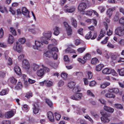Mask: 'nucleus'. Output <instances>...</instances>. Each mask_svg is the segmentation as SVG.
Returning a JSON list of instances; mask_svg holds the SVG:
<instances>
[{
    "instance_id": "47",
    "label": "nucleus",
    "mask_w": 124,
    "mask_h": 124,
    "mask_svg": "<svg viewBox=\"0 0 124 124\" xmlns=\"http://www.w3.org/2000/svg\"><path fill=\"white\" fill-rule=\"evenodd\" d=\"M6 72L5 71L0 72V78H4L6 76Z\"/></svg>"
},
{
    "instance_id": "1",
    "label": "nucleus",
    "mask_w": 124,
    "mask_h": 124,
    "mask_svg": "<svg viewBox=\"0 0 124 124\" xmlns=\"http://www.w3.org/2000/svg\"><path fill=\"white\" fill-rule=\"evenodd\" d=\"M22 65L23 68L26 70L30 74L32 73V71H36L40 67L39 65L36 63L33 64L30 66L29 63L26 59H24L23 61Z\"/></svg>"
},
{
    "instance_id": "49",
    "label": "nucleus",
    "mask_w": 124,
    "mask_h": 124,
    "mask_svg": "<svg viewBox=\"0 0 124 124\" xmlns=\"http://www.w3.org/2000/svg\"><path fill=\"white\" fill-rule=\"evenodd\" d=\"M87 73L88 76V78L91 79L93 77L92 73L90 71H88L87 72Z\"/></svg>"
},
{
    "instance_id": "6",
    "label": "nucleus",
    "mask_w": 124,
    "mask_h": 124,
    "mask_svg": "<svg viewBox=\"0 0 124 124\" xmlns=\"http://www.w3.org/2000/svg\"><path fill=\"white\" fill-rule=\"evenodd\" d=\"M35 46H33V48L35 49L39 50H41L42 47L43 46L42 44L38 41H35Z\"/></svg>"
},
{
    "instance_id": "8",
    "label": "nucleus",
    "mask_w": 124,
    "mask_h": 124,
    "mask_svg": "<svg viewBox=\"0 0 124 124\" xmlns=\"http://www.w3.org/2000/svg\"><path fill=\"white\" fill-rule=\"evenodd\" d=\"M13 48L19 53H20L22 50L21 46L17 42H16V45L14 46Z\"/></svg>"
},
{
    "instance_id": "52",
    "label": "nucleus",
    "mask_w": 124,
    "mask_h": 124,
    "mask_svg": "<svg viewBox=\"0 0 124 124\" xmlns=\"http://www.w3.org/2000/svg\"><path fill=\"white\" fill-rule=\"evenodd\" d=\"M91 114L96 119H98L99 118V115L95 113L91 112Z\"/></svg>"
},
{
    "instance_id": "60",
    "label": "nucleus",
    "mask_w": 124,
    "mask_h": 124,
    "mask_svg": "<svg viewBox=\"0 0 124 124\" xmlns=\"http://www.w3.org/2000/svg\"><path fill=\"white\" fill-rule=\"evenodd\" d=\"M111 73L112 75L115 76H117V74L116 71L114 69H111Z\"/></svg>"
},
{
    "instance_id": "48",
    "label": "nucleus",
    "mask_w": 124,
    "mask_h": 124,
    "mask_svg": "<svg viewBox=\"0 0 124 124\" xmlns=\"http://www.w3.org/2000/svg\"><path fill=\"white\" fill-rule=\"evenodd\" d=\"M87 95L89 96L92 97H94V95L90 90H88L87 91Z\"/></svg>"
},
{
    "instance_id": "46",
    "label": "nucleus",
    "mask_w": 124,
    "mask_h": 124,
    "mask_svg": "<svg viewBox=\"0 0 124 124\" xmlns=\"http://www.w3.org/2000/svg\"><path fill=\"white\" fill-rule=\"evenodd\" d=\"M119 13L118 12L116 13L115 15L114 18V20L115 21H117L118 20L119 18Z\"/></svg>"
},
{
    "instance_id": "23",
    "label": "nucleus",
    "mask_w": 124,
    "mask_h": 124,
    "mask_svg": "<svg viewBox=\"0 0 124 124\" xmlns=\"http://www.w3.org/2000/svg\"><path fill=\"white\" fill-rule=\"evenodd\" d=\"M105 96L106 97L108 98H114L115 97V96L113 93L112 92H110L107 93L106 94Z\"/></svg>"
},
{
    "instance_id": "36",
    "label": "nucleus",
    "mask_w": 124,
    "mask_h": 124,
    "mask_svg": "<svg viewBox=\"0 0 124 124\" xmlns=\"http://www.w3.org/2000/svg\"><path fill=\"white\" fill-rule=\"evenodd\" d=\"M109 91L110 92H112L115 93H117L118 92L119 90L118 88H114L110 89Z\"/></svg>"
},
{
    "instance_id": "16",
    "label": "nucleus",
    "mask_w": 124,
    "mask_h": 124,
    "mask_svg": "<svg viewBox=\"0 0 124 124\" xmlns=\"http://www.w3.org/2000/svg\"><path fill=\"white\" fill-rule=\"evenodd\" d=\"M105 35V31L103 29H102L101 31L100 35L98 37V38L97 39V40H99L104 36Z\"/></svg>"
},
{
    "instance_id": "34",
    "label": "nucleus",
    "mask_w": 124,
    "mask_h": 124,
    "mask_svg": "<svg viewBox=\"0 0 124 124\" xmlns=\"http://www.w3.org/2000/svg\"><path fill=\"white\" fill-rule=\"evenodd\" d=\"M22 87V85L21 83L20 82H19L17 83V85L16 86L15 88L16 90H18L20 89Z\"/></svg>"
},
{
    "instance_id": "63",
    "label": "nucleus",
    "mask_w": 124,
    "mask_h": 124,
    "mask_svg": "<svg viewBox=\"0 0 124 124\" xmlns=\"http://www.w3.org/2000/svg\"><path fill=\"white\" fill-rule=\"evenodd\" d=\"M119 22L120 24L124 25V18H120L119 20Z\"/></svg>"
},
{
    "instance_id": "28",
    "label": "nucleus",
    "mask_w": 124,
    "mask_h": 124,
    "mask_svg": "<svg viewBox=\"0 0 124 124\" xmlns=\"http://www.w3.org/2000/svg\"><path fill=\"white\" fill-rule=\"evenodd\" d=\"M83 58L85 61L89 60L91 58V55L90 54L87 53L84 56Z\"/></svg>"
},
{
    "instance_id": "58",
    "label": "nucleus",
    "mask_w": 124,
    "mask_h": 124,
    "mask_svg": "<svg viewBox=\"0 0 124 124\" xmlns=\"http://www.w3.org/2000/svg\"><path fill=\"white\" fill-rule=\"evenodd\" d=\"M19 41L21 44H23L25 41V40L24 38H21L19 39Z\"/></svg>"
},
{
    "instance_id": "54",
    "label": "nucleus",
    "mask_w": 124,
    "mask_h": 124,
    "mask_svg": "<svg viewBox=\"0 0 124 124\" xmlns=\"http://www.w3.org/2000/svg\"><path fill=\"white\" fill-rule=\"evenodd\" d=\"M10 122L8 120H4L3 121L1 124H10Z\"/></svg>"
},
{
    "instance_id": "25",
    "label": "nucleus",
    "mask_w": 124,
    "mask_h": 124,
    "mask_svg": "<svg viewBox=\"0 0 124 124\" xmlns=\"http://www.w3.org/2000/svg\"><path fill=\"white\" fill-rule=\"evenodd\" d=\"M71 20L72 25L75 27H77V23L76 20L74 18L72 17L71 18Z\"/></svg>"
},
{
    "instance_id": "22",
    "label": "nucleus",
    "mask_w": 124,
    "mask_h": 124,
    "mask_svg": "<svg viewBox=\"0 0 124 124\" xmlns=\"http://www.w3.org/2000/svg\"><path fill=\"white\" fill-rule=\"evenodd\" d=\"M51 36V32L49 31L47 32H44L43 33V36L45 38L48 39L50 38Z\"/></svg>"
},
{
    "instance_id": "27",
    "label": "nucleus",
    "mask_w": 124,
    "mask_h": 124,
    "mask_svg": "<svg viewBox=\"0 0 124 124\" xmlns=\"http://www.w3.org/2000/svg\"><path fill=\"white\" fill-rule=\"evenodd\" d=\"M53 83L51 81L46 80H45V85L47 87H50L53 85Z\"/></svg>"
},
{
    "instance_id": "20",
    "label": "nucleus",
    "mask_w": 124,
    "mask_h": 124,
    "mask_svg": "<svg viewBox=\"0 0 124 124\" xmlns=\"http://www.w3.org/2000/svg\"><path fill=\"white\" fill-rule=\"evenodd\" d=\"M110 70L111 69L106 68L102 70V72L103 74H109L111 73Z\"/></svg>"
},
{
    "instance_id": "17",
    "label": "nucleus",
    "mask_w": 124,
    "mask_h": 124,
    "mask_svg": "<svg viewBox=\"0 0 124 124\" xmlns=\"http://www.w3.org/2000/svg\"><path fill=\"white\" fill-rule=\"evenodd\" d=\"M103 108L105 111L108 112L112 113L114 111L113 109L107 106H105Z\"/></svg>"
},
{
    "instance_id": "56",
    "label": "nucleus",
    "mask_w": 124,
    "mask_h": 124,
    "mask_svg": "<svg viewBox=\"0 0 124 124\" xmlns=\"http://www.w3.org/2000/svg\"><path fill=\"white\" fill-rule=\"evenodd\" d=\"M0 12L2 13L7 12V11L6 8L4 7L3 8L0 7Z\"/></svg>"
},
{
    "instance_id": "10",
    "label": "nucleus",
    "mask_w": 124,
    "mask_h": 124,
    "mask_svg": "<svg viewBox=\"0 0 124 124\" xmlns=\"http://www.w3.org/2000/svg\"><path fill=\"white\" fill-rule=\"evenodd\" d=\"M47 114L48 117L49 121L52 122H54V119L52 113L51 112H48Z\"/></svg>"
},
{
    "instance_id": "2",
    "label": "nucleus",
    "mask_w": 124,
    "mask_h": 124,
    "mask_svg": "<svg viewBox=\"0 0 124 124\" xmlns=\"http://www.w3.org/2000/svg\"><path fill=\"white\" fill-rule=\"evenodd\" d=\"M88 3V1L87 0H83L82 3L79 4L78 7V10L80 12H84L87 7V5Z\"/></svg>"
},
{
    "instance_id": "7",
    "label": "nucleus",
    "mask_w": 124,
    "mask_h": 124,
    "mask_svg": "<svg viewBox=\"0 0 124 124\" xmlns=\"http://www.w3.org/2000/svg\"><path fill=\"white\" fill-rule=\"evenodd\" d=\"M75 8L73 7H69L67 5L64 6V10L66 13H71L74 12Z\"/></svg>"
},
{
    "instance_id": "19",
    "label": "nucleus",
    "mask_w": 124,
    "mask_h": 124,
    "mask_svg": "<svg viewBox=\"0 0 124 124\" xmlns=\"http://www.w3.org/2000/svg\"><path fill=\"white\" fill-rule=\"evenodd\" d=\"M14 41L13 37L11 35H9L8 41L10 44H12Z\"/></svg>"
},
{
    "instance_id": "37",
    "label": "nucleus",
    "mask_w": 124,
    "mask_h": 124,
    "mask_svg": "<svg viewBox=\"0 0 124 124\" xmlns=\"http://www.w3.org/2000/svg\"><path fill=\"white\" fill-rule=\"evenodd\" d=\"M110 84L109 83H104L102 84L101 86V88H104L108 86Z\"/></svg>"
},
{
    "instance_id": "53",
    "label": "nucleus",
    "mask_w": 124,
    "mask_h": 124,
    "mask_svg": "<svg viewBox=\"0 0 124 124\" xmlns=\"http://www.w3.org/2000/svg\"><path fill=\"white\" fill-rule=\"evenodd\" d=\"M42 66L43 67V70L44 72V73L45 72L48 73L50 69H49L46 67H44L43 65H42Z\"/></svg>"
},
{
    "instance_id": "57",
    "label": "nucleus",
    "mask_w": 124,
    "mask_h": 124,
    "mask_svg": "<svg viewBox=\"0 0 124 124\" xmlns=\"http://www.w3.org/2000/svg\"><path fill=\"white\" fill-rule=\"evenodd\" d=\"M64 85V82L62 80H60L58 84V86L59 87H61Z\"/></svg>"
},
{
    "instance_id": "40",
    "label": "nucleus",
    "mask_w": 124,
    "mask_h": 124,
    "mask_svg": "<svg viewBox=\"0 0 124 124\" xmlns=\"http://www.w3.org/2000/svg\"><path fill=\"white\" fill-rule=\"evenodd\" d=\"M96 82L94 80L91 81L89 84V86L90 87H93L95 86Z\"/></svg>"
},
{
    "instance_id": "38",
    "label": "nucleus",
    "mask_w": 124,
    "mask_h": 124,
    "mask_svg": "<svg viewBox=\"0 0 124 124\" xmlns=\"http://www.w3.org/2000/svg\"><path fill=\"white\" fill-rule=\"evenodd\" d=\"M46 103L50 107H51L53 105V103L52 102L48 99H46L45 100Z\"/></svg>"
},
{
    "instance_id": "14",
    "label": "nucleus",
    "mask_w": 124,
    "mask_h": 124,
    "mask_svg": "<svg viewBox=\"0 0 124 124\" xmlns=\"http://www.w3.org/2000/svg\"><path fill=\"white\" fill-rule=\"evenodd\" d=\"M36 74L38 77H42L44 74V72L43 70L41 69L37 71Z\"/></svg>"
},
{
    "instance_id": "44",
    "label": "nucleus",
    "mask_w": 124,
    "mask_h": 124,
    "mask_svg": "<svg viewBox=\"0 0 124 124\" xmlns=\"http://www.w3.org/2000/svg\"><path fill=\"white\" fill-rule=\"evenodd\" d=\"M32 96V93L31 92H28L25 95V97L28 98H29L31 97Z\"/></svg>"
},
{
    "instance_id": "30",
    "label": "nucleus",
    "mask_w": 124,
    "mask_h": 124,
    "mask_svg": "<svg viewBox=\"0 0 124 124\" xmlns=\"http://www.w3.org/2000/svg\"><path fill=\"white\" fill-rule=\"evenodd\" d=\"M104 67L102 64H99L96 67V70L97 71H100L102 68Z\"/></svg>"
},
{
    "instance_id": "31",
    "label": "nucleus",
    "mask_w": 124,
    "mask_h": 124,
    "mask_svg": "<svg viewBox=\"0 0 124 124\" xmlns=\"http://www.w3.org/2000/svg\"><path fill=\"white\" fill-rule=\"evenodd\" d=\"M76 84L73 82H69L68 84V86L70 88H73L75 86Z\"/></svg>"
},
{
    "instance_id": "15",
    "label": "nucleus",
    "mask_w": 124,
    "mask_h": 124,
    "mask_svg": "<svg viewBox=\"0 0 124 124\" xmlns=\"http://www.w3.org/2000/svg\"><path fill=\"white\" fill-rule=\"evenodd\" d=\"M14 69L15 72L18 75H20L21 74V70L18 66H15Z\"/></svg>"
},
{
    "instance_id": "61",
    "label": "nucleus",
    "mask_w": 124,
    "mask_h": 124,
    "mask_svg": "<svg viewBox=\"0 0 124 124\" xmlns=\"http://www.w3.org/2000/svg\"><path fill=\"white\" fill-rule=\"evenodd\" d=\"M93 12L89 10L87 11L86 12V14L89 16H91Z\"/></svg>"
},
{
    "instance_id": "4",
    "label": "nucleus",
    "mask_w": 124,
    "mask_h": 124,
    "mask_svg": "<svg viewBox=\"0 0 124 124\" xmlns=\"http://www.w3.org/2000/svg\"><path fill=\"white\" fill-rule=\"evenodd\" d=\"M124 29V25H122L117 27L115 30V34L119 36H122V33Z\"/></svg>"
},
{
    "instance_id": "32",
    "label": "nucleus",
    "mask_w": 124,
    "mask_h": 124,
    "mask_svg": "<svg viewBox=\"0 0 124 124\" xmlns=\"http://www.w3.org/2000/svg\"><path fill=\"white\" fill-rule=\"evenodd\" d=\"M91 62L93 64L95 65L99 62V61L97 58H94L91 60Z\"/></svg>"
},
{
    "instance_id": "55",
    "label": "nucleus",
    "mask_w": 124,
    "mask_h": 124,
    "mask_svg": "<svg viewBox=\"0 0 124 124\" xmlns=\"http://www.w3.org/2000/svg\"><path fill=\"white\" fill-rule=\"evenodd\" d=\"M8 93L7 91L5 90H2L0 92V95H3Z\"/></svg>"
},
{
    "instance_id": "26",
    "label": "nucleus",
    "mask_w": 124,
    "mask_h": 124,
    "mask_svg": "<svg viewBox=\"0 0 124 124\" xmlns=\"http://www.w3.org/2000/svg\"><path fill=\"white\" fill-rule=\"evenodd\" d=\"M117 71L120 75L122 76H124V68H122L120 69H118L117 70Z\"/></svg>"
},
{
    "instance_id": "3",
    "label": "nucleus",
    "mask_w": 124,
    "mask_h": 124,
    "mask_svg": "<svg viewBox=\"0 0 124 124\" xmlns=\"http://www.w3.org/2000/svg\"><path fill=\"white\" fill-rule=\"evenodd\" d=\"M48 48V49H50V50L54 54V59H56L57 58V54L55 51L58 52V49L56 47L53 46V45H49Z\"/></svg>"
},
{
    "instance_id": "11",
    "label": "nucleus",
    "mask_w": 124,
    "mask_h": 124,
    "mask_svg": "<svg viewBox=\"0 0 124 124\" xmlns=\"http://www.w3.org/2000/svg\"><path fill=\"white\" fill-rule=\"evenodd\" d=\"M14 115V114L13 111H11L6 112L5 114L6 118H8L12 117Z\"/></svg>"
},
{
    "instance_id": "64",
    "label": "nucleus",
    "mask_w": 124,
    "mask_h": 124,
    "mask_svg": "<svg viewBox=\"0 0 124 124\" xmlns=\"http://www.w3.org/2000/svg\"><path fill=\"white\" fill-rule=\"evenodd\" d=\"M118 44L122 45H124V39H121L118 42Z\"/></svg>"
},
{
    "instance_id": "24",
    "label": "nucleus",
    "mask_w": 124,
    "mask_h": 124,
    "mask_svg": "<svg viewBox=\"0 0 124 124\" xmlns=\"http://www.w3.org/2000/svg\"><path fill=\"white\" fill-rule=\"evenodd\" d=\"M54 34L56 35H58L60 33V31L58 27L56 26L53 29Z\"/></svg>"
},
{
    "instance_id": "43",
    "label": "nucleus",
    "mask_w": 124,
    "mask_h": 124,
    "mask_svg": "<svg viewBox=\"0 0 124 124\" xmlns=\"http://www.w3.org/2000/svg\"><path fill=\"white\" fill-rule=\"evenodd\" d=\"M68 74L64 72H62L61 74V76L64 79L66 78Z\"/></svg>"
},
{
    "instance_id": "59",
    "label": "nucleus",
    "mask_w": 124,
    "mask_h": 124,
    "mask_svg": "<svg viewBox=\"0 0 124 124\" xmlns=\"http://www.w3.org/2000/svg\"><path fill=\"white\" fill-rule=\"evenodd\" d=\"M77 60L79 62L82 63H84L86 62L85 60H83L80 58H78Z\"/></svg>"
},
{
    "instance_id": "42",
    "label": "nucleus",
    "mask_w": 124,
    "mask_h": 124,
    "mask_svg": "<svg viewBox=\"0 0 124 124\" xmlns=\"http://www.w3.org/2000/svg\"><path fill=\"white\" fill-rule=\"evenodd\" d=\"M17 80L14 77H12L10 78V82L13 84H15Z\"/></svg>"
},
{
    "instance_id": "62",
    "label": "nucleus",
    "mask_w": 124,
    "mask_h": 124,
    "mask_svg": "<svg viewBox=\"0 0 124 124\" xmlns=\"http://www.w3.org/2000/svg\"><path fill=\"white\" fill-rule=\"evenodd\" d=\"M85 117L86 119H88L91 122H93V120L88 115H86L85 116Z\"/></svg>"
},
{
    "instance_id": "45",
    "label": "nucleus",
    "mask_w": 124,
    "mask_h": 124,
    "mask_svg": "<svg viewBox=\"0 0 124 124\" xmlns=\"http://www.w3.org/2000/svg\"><path fill=\"white\" fill-rule=\"evenodd\" d=\"M119 56L117 54H113L112 55L111 58L113 60L116 59Z\"/></svg>"
},
{
    "instance_id": "21",
    "label": "nucleus",
    "mask_w": 124,
    "mask_h": 124,
    "mask_svg": "<svg viewBox=\"0 0 124 124\" xmlns=\"http://www.w3.org/2000/svg\"><path fill=\"white\" fill-rule=\"evenodd\" d=\"M73 108L75 109L77 111V113L79 115L82 114V112L81 111V109L79 107L74 105L72 106Z\"/></svg>"
},
{
    "instance_id": "29",
    "label": "nucleus",
    "mask_w": 124,
    "mask_h": 124,
    "mask_svg": "<svg viewBox=\"0 0 124 124\" xmlns=\"http://www.w3.org/2000/svg\"><path fill=\"white\" fill-rule=\"evenodd\" d=\"M77 101H78L80 100L81 97L82 96V94L80 93H77L76 94Z\"/></svg>"
},
{
    "instance_id": "5",
    "label": "nucleus",
    "mask_w": 124,
    "mask_h": 124,
    "mask_svg": "<svg viewBox=\"0 0 124 124\" xmlns=\"http://www.w3.org/2000/svg\"><path fill=\"white\" fill-rule=\"evenodd\" d=\"M100 113L102 116V117L101 118V121L104 123L109 122V120L107 117L109 116V115H107V114L104 113L101 111V112Z\"/></svg>"
},
{
    "instance_id": "12",
    "label": "nucleus",
    "mask_w": 124,
    "mask_h": 124,
    "mask_svg": "<svg viewBox=\"0 0 124 124\" xmlns=\"http://www.w3.org/2000/svg\"><path fill=\"white\" fill-rule=\"evenodd\" d=\"M22 11L23 15L26 16L27 17H30L29 15V12L26 8H23Z\"/></svg>"
},
{
    "instance_id": "50",
    "label": "nucleus",
    "mask_w": 124,
    "mask_h": 124,
    "mask_svg": "<svg viewBox=\"0 0 124 124\" xmlns=\"http://www.w3.org/2000/svg\"><path fill=\"white\" fill-rule=\"evenodd\" d=\"M55 117L56 119L57 120H59L61 117V115L60 114L57 113H55Z\"/></svg>"
},
{
    "instance_id": "51",
    "label": "nucleus",
    "mask_w": 124,
    "mask_h": 124,
    "mask_svg": "<svg viewBox=\"0 0 124 124\" xmlns=\"http://www.w3.org/2000/svg\"><path fill=\"white\" fill-rule=\"evenodd\" d=\"M85 48L84 47L80 48H78L77 49V51L79 53H82L85 50Z\"/></svg>"
},
{
    "instance_id": "9",
    "label": "nucleus",
    "mask_w": 124,
    "mask_h": 124,
    "mask_svg": "<svg viewBox=\"0 0 124 124\" xmlns=\"http://www.w3.org/2000/svg\"><path fill=\"white\" fill-rule=\"evenodd\" d=\"M33 113L36 114L38 113L39 110V106L38 104L35 103L34 104V107L32 108Z\"/></svg>"
},
{
    "instance_id": "41",
    "label": "nucleus",
    "mask_w": 124,
    "mask_h": 124,
    "mask_svg": "<svg viewBox=\"0 0 124 124\" xmlns=\"http://www.w3.org/2000/svg\"><path fill=\"white\" fill-rule=\"evenodd\" d=\"M92 33L91 31L89 32L86 35L85 38L87 39H88L90 38L92 36Z\"/></svg>"
},
{
    "instance_id": "33",
    "label": "nucleus",
    "mask_w": 124,
    "mask_h": 124,
    "mask_svg": "<svg viewBox=\"0 0 124 124\" xmlns=\"http://www.w3.org/2000/svg\"><path fill=\"white\" fill-rule=\"evenodd\" d=\"M67 34L68 35H70L71 34L72 30L71 27H68L66 28Z\"/></svg>"
},
{
    "instance_id": "39",
    "label": "nucleus",
    "mask_w": 124,
    "mask_h": 124,
    "mask_svg": "<svg viewBox=\"0 0 124 124\" xmlns=\"http://www.w3.org/2000/svg\"><path fill=\"white\" fill-rule=\"evenodd\" d=\"M10 32L14 36H16V31L15 29L13 28H10Z\"/></svg>"
},
{
    "instance_id": "18",
    "label": "nucleus",
    "mask_w": 124,
    "mask_h": 124,
    "mask_svg": "<svg viewBox=\"0 0 124 124\" xmlns=\"http://www.w3.org/2000/svg\"><path fill=\"white\" fill-rule=\"evenodd\" d=\"M44 54L46 57H53V58L54 54L50 50L47 51Z\"/></svg>"
},
{
    "instance_id": "35",
    "label": "nucleus",
    "mask_w": 124,
    "mask_h": 124,
    "mask_svg": "<svg viewBox=\"0 0 124 124\" xmlns=\"http://www.w3.org/2000/svg\"><path fill=\"white\" fill-rule=\"evenodd\" d=\"M80 91V90L79 87L78 86H77L76 87L74 88L73 90V92L76 93Z\"/></svg>"
},
{
    "instance_id": "13",
    "label": "nucleus",
    "mask_w": 124,
    "mask_h": 124,
    "mask_svg": "<svg viewBox=\"0 0 124 124\" xmlns=\"http://www.w3.org/2000/svg\"><path fill=\"white\" fill-rule=\"evenodd\" d=\"M115 9L114 8H109L107 10L106 14L107 16H108L109 18H110L111 16H112L113 12Z\"/></svg>"
}]
</instances>
